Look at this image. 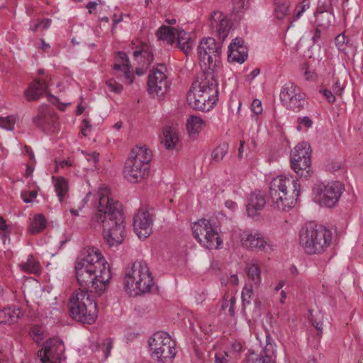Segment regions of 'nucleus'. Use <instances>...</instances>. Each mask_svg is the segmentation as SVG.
<instances>
[{"label": "nucleus", "mask_w": 363, "mask_h": 363, "mask_svg": "<svg viewBox=\"0 0 363 363\" xmlns=\"http://www.w3.org/2000/svg\"><path fill=\"white\" fill-rule=\"evenodd\" d=\"M33 123L44 133L51 134L57 131L58 128L57 116L50 111H43L33 118Z\"/></svg>", "instance_id": "dca6fc26"}, {"label": "nucleus", "mask_w": 363, "mask_h": 363, "mask_svg": "<svg viewBox=\"0 0 363 363\" xmlns=\"http://www.w3.org/2000/svg\"><path fill=\"white\" fill-rule=\"evenodd\" d=\"M9 234V228H0V240L3 245H6L7 241H10Z\"/></svg>", "instance_id": "5fc2aeb1"}, {"label": "nucleus", "mask_w": 363, "mask_h": 363, "mask_svg": "<svg viewBox=\"0 0 363 363\" xmlns=\"http://www.w3.org/2000/svg\"><path fill=\"white\" fill-rule=\"evenodd\" d=\"M177 40L179 48L184 52L188 54L191 50L192 41L184 30L177 31Z\"/></svg>", "instance_id": "72a5a7b5"}, {"label": "nucleus", "mask_w": 363, "mask_h": 363, "mask_svg": "<svg viewBox=\"0 0 363 363\" xmlns=\"http://www.w3.org/2000/svg\"><path fill=\"white\" fill-rule=\"evenodd\" d=\"M21 196L25 203H30L32 202L33 199L36 198L37 191H22L21 194Z\"/></svg>", "instance_id": "09e8293b"}, {"label": "nucleus", "mask_w": 363, "mask_h": 363, "mask_svg": "<svg viewBox=\"0 0 363 363\" xmlns=\"http://www.w3.org/2000/svg\"><path fill=\"white\" fill-rule=\"evenodd\" d=\"M125 235V228H104L103 231L104 239L110 247L122 243Z\"/></svg>", "instance_id": "393cba45"}, {"label": "nucleus", "mask_w": 363, "mask_h": 363, "mask_svg": "<svg viewBox=\"0 0 363 363\" xmlns=\"http://www.w3.org/2000/svg\"><path fill=\"white\" fill-rule=\"evenodd\" d=\"M313 326L318 330V335H320L323 333V323L321 321L311 319Z\"/></svg>", "instance_id": "0e129e2a"}, {"label": "nucleus", "mask_w": 363, "mask_h": 363, "mask_svg": "<svg viewBox=\"0 0 363 363\" xmlns=\"http://www.w3.org/2000/svg\"><path fill=\"white\" fill-rule=\"evenodd\" d=\"M305 77L307 80H314L316 77V74L313 70L306 68L304 72Z\"/></svg>", "instance_id": "69168bd1"}, {"label": "nucleus", "mask_w": 363, "mask_h": 363, "mask_svg": "<svg viewBox=\"0 0 363 363\" xmlns=\"http://www.w3.org/2000/svg\"><path fill=\"white\" fill-rule=\"evenodd\" d=\"M310 5L311 4L309 0H303L301 4H298L295 9L296 13L294 16V19H298L303 12L310 8Z\"/></svg>", "instance_id": "a19ab883"}, {"label": "nucleus", "mask_w": 363, "mask_h": 363, "mask_svg": "<svg viewBox=\"0 0 363 363\" xmlns=\"http://www.w3.org/2000/svg\"><path fill=\"white\" fill-rule=\"evenodd\" d=\"M236 299L235 297H231L230 300H225L222 304V308L225 310L228 308V313L230 316L235 315V305Z\"/></svg>", "instance_id": "79ce46f5"}, {"label": "nucleus", "mask_w": 363, "mask_h": 363, "mask_svg": "<svg viewBox=\"0 0 363 363\" xmlns=\"http://www.w3.org/2000/svg\"><path fill=\"white\" fill-rule=\"evenodd\" d=\"M64 349L62 341L50 339L45 345L44 351H39L38 356L43 363H60Z\"/></svg>", "instance_id": "4468645a"}, {"label": "nucleus", "mask_w": 363, "mask_h": 363, "mask_svg": "<svg viewBox=\"0 0 363 363\" xmlns=\"http://www.w3.org/2000/svg\"><path fill=\"white\" fill-rule=\"evenodd\" d=\"M23 315L22 310L16 306H9L0 310V324L11 325L18 322Z\"/></svg>", "instance_id": "5701e85b"}, {"label": "nucleus", "mask_w": 363, "mask_h": 363, "mask_svg": "<svg viewBox=\"0 0 363 363\" xmlns=\"http://www.w3.org/2000/svg\"><path fill=\"white\" fill-rule=\"evenodd\" d=\"M155 216L146 208L141 207L134 214L133 218V227H150L153 225Z\"/></svg>", "instance_id": "b1692460"}, {"label": "nucleus", "mask_w": 363, "mask_h": 363, "mask_svg": "<svg viewBox=\"0 0 363 363\" xmlns=\"http://www.w3.org/2000/svg\"><path fill=\"white\" fill-rule=\"evenodd\" d=\"M96 211L91 221L104 227H121L124 224L122 204L112 196L110 188L101 185L96 195Z\"/></svg>", "instance_id": "f03ea898"}, {"label": "nucleus", "mask_w": 363, "mask_h": 363, "mask_svg": "<svg viewBox=\"0 0 363 363\" xmlns=\"http://www.w3.org/2000/svg\"><path fill=\"white\" fill-rule=\"evenodd\" d=\"M116 60L118 63H116L113 66V69L118 72L116 74L121 77L122 82L125 84H131L135 77L130 71V66L127 54L123 52H118Z\"/></svg>", "instance_id": "a211bd4d"}, {"label": "nucleus", "mask_w": 363, "mask_h": 363, "mask_svg": "<svg viewBox=\"0 0 363 363\" xmlns=\"http://www.w3.org/2000/svg\"><path fill=\"white\" fill-rule=\"evenodd\" d=\"M247 363H276L273 357V351L267 347L263 349L258 354L251 352L249 355Z\"/></svg>", "instance_id": "cd10ccee"}, {"label": "nucleus", "mask_w": 363, "mask_h": 363, "mask_svg": "<svg viewBox=\"0 0 363 363\" xmlns=\"http://www.w3.org/2000/svg\"><path fill=\"white\" fill-rule=\"evenodd\" d=\"M54 180V186L55 190L57 193V195L59 198L60 202H62L65 196L67 194L68 191V183L67 181L62 177H58L55 178L52 177Z\"/></svg>", "instance_id": "f704fd0d"}, {"label": "nucleus", "mask_w": 363, "mask_h": 363, "mask_svg": "<svg viewBox=\"0 0 363 363\" xmlns=\"http://www.w3.org/2000/svg\"><path fill=\"white\" fill-rule=\"evenodd\" d=\"M301 92V89L294 84L293 82H287L282 87L280 92V99L282 103L287 100L292 99L296 94Z\"/></svg>", "instance_id": "473e14b6"}, {"label": "nucleus", "mask_w": 363, "mask_h": 363, "mask_svg": "<svg viewBox=\"0 0 363 363\" xmlns=\"http://www.w3.org/2000/svg\"><path fill=\"white\" fill-rule=\"evenodd\" d=\"M218 96L217 94H214L191 87L187 94V101L194 109L208 111L216 104L218 99Z\"/></svg>", "instance_id": "f8f14e48"}, {"label": "nucleus", "mask_w": 363, "mask_h": 363, "mask_svg": "<svg viewBox=\"0 0 363 363\" xmlns=\"http://www.w3.org/2000/svg\"><path fill=\"white\" fill-rule=\"evenodd\" d=\"M344 190L345 186L340 182H318L313 187V199L320 206L333 208L338 203Z\"/></svg>", "instance_id": "0eeeda50"}, {"label": "nucleus", "mask_w": 363, "mask_h": 363, "mask_svg": "<svg viewBox=\"0 0 363 363\" xmlns=\"http://www.w3.org/2000/svg\"><path fill=\"white\" fill-rule=\"evenodd\" d=\"M228 150V145L223 143L213 150L211 154L212 160L215 162L221 161Z\"/></svg>", "instance_id": "58836bf2"}, {"label": "nucleus", "mask_w": 363, "mask_h": 363, "mask_svg": "<svg viewBox=\"0 0 363 363\" xmlns=\"http://www.w3.org/2000/svg\"><path fill=\"white\" fill-rule=\"evenodd\" d=\"M74 270L79 284L84 289L77 291L69 300L72 317L82 323L92 324L97 318L96 301L88 290L101 295L111 278L106 260L96 247L84 248L75 262Z\"/></svg>", "instance_id": "f257e3e1"}, {"label": "nucleus", "mask_w": 363, "mask_h": 363, "mask_svg": "<svg viewBox=\"0 0 363 363\" xmlns=\"http://www.w3.org/2000/svg\"><path fill=\"white\" fill-rule=\"evenodd\" d=\"M228 356L226 352H216L215 354V363H228Z\"/></svg>", "instance_id": "3c124183"}, {"label": "nucleus", "mask_w": 363, "mask_h": 363, "mask_svg": "<svg viewBox=\"0 0 363 363\" xmlns=\"http://www.w3.org/2000/svg\"><path fill=\"white\" fill-rule=\"evenodd\" d=\"M301 193L300 184L295 179L279 176L272 180L269 194L274 205L281 211L293 208Z\"/></svg>", "instance_id": "7ed1b4c3"}, {"label": "nucleus", "mask_w": 363, "mask_h": 363, "mask_svg": "<svg viewBox=\"0 0 363 363\" xmlns=\"http://www.w3.org/2000/svg\"><path fill=\"white\" fill-rule=\"evenodd\" d=\"M199 58L205 66L218 67L220 64L221 46L213 38L203 39L197 48Z\"/></svg>", "instance_id": "9d476101"}, {"label": "nucleus", "mask_w": 363, "mask_h": 363, "mask_svg": "<svg viewBox=\"0 0 363 363\" xmlns=\"http://www.w3.org/2000/svg\"><path fill=\"white\" fill-rule=\"evenodd\" d=\"M306 95L303 92H300L294 96L292 99L284 102L283 104L289 109L294 111H300L304 107Z\"/></svg>", "instance_id": "c85d7f7f"}, {"label": "nucleus", "mask_w": 363, "mask_h": 363, "mask_svg": "<svg viewBox=\"0 0 363 363\" xmlns=\"http://www.w3.org/2000/svg\"><path fill=\"white\" fill-rule=\"evenodd\" d=\"M154 286L152 274L143 261L135 262L124 277V289L132 296H137L150 291Z\"/></svg>", "instance_id": "20e7f679"}, {"label": "nucleus", "mask_w": 363, "mask_h": 363, "mask_svg": "<svg viewBox=\"0 0 363 363\" xmlns=\"http://www.w3.org/2000/svg\"><path fill=\"white\" fill-rule=\"evenodd\" d=\"M247 57V47H241L240 48H229L228 52V59L230 62H235L240 64L243 63Z\"/></svg>", "instance_id": "2f4dec72"}, {"label": "nucleus", "mask_w": 363, "mask_h": 363, "mask_svg": "<svg viewBox=\"0 0 363 363\" xmlns=\"http://www.w3.org/2000/svg\"><path fill=\"white\" fill-rule=\"evenodd\" d=\"M311 146L306 142L298 143L291 153V167L301 177H308L311 169Z\"/></svg>", "instance_id": "1a4fd4ad"}, {"label": "nucleus", "mask_w": 363, "mask_h": 363, "mask_svg": "<svg viewBox=\"0 0 363 363\" xmlns=\"http://www.w3.org/2000/svg\"><path fill=\"white\" fill-rule=\"evenodd\" d=\"M242 345L240 342L234 341L231 343L230 348L231 350L235 353H238L242 350Z\"/></svg>", "instance_id": "338daca9"}, {"label": "nucleus", "mask_w": 363, "mask_h": 363, "mask_svg": "<svg viewBox=\"0 0 363 363\" xmlns=\"http://www.w3.org/2000/svg\"><path fill=\"white\" fill-rule=\"evenodd\" d=\"M194 225H199V227H215L216 225V223L214 221L213 218H211L210 220L202 218L195 222Z\"/></svg>", "instance_id": "8fccbe9b"}, {"label": "nucleus", "mask_w": 363, "mask_h": 363, "mask_svg": "<svg viewBox=\"0 0 363 363\" xmlns=\"http://www.w3.org/2000/svg\"><path fill=\"white\" fill-rule=\"evenodd\" d=\"M104 347H105V357L107 358L111 353V350L113 347V340L111 338H107L104 340L103 343Z\"/></svg>", "instance_id": "4d7b16f0"}, {"label": "nucleus", "mask_w": 363, "mask_h": 363, "mask_svg": "<svg viewBox=\"0 0 363 363\" xmlns=\"http://www.w3.org/2000/svg\"><path fill=\"white\" fill-rule=\"evenodd\" d=\"M47 220L43 214H36L34 216L31 227H46Z\"/></svg>", "instance_id": "a18cd8bd"}, {"label": "nucleus", "mask_w": 363, "mask_h": 363, "mask_svg": "<svg viewBox=\"0 0 363 363\" xmlns=\"http://www.w3.org/2000/svg\"><path fill=\"white\" fill-rule=\"evenodd\" d=\"M210 21L212 32L216 33L219 40L224 41L230 29L229 20L222 12L215 11L212 13Z\"/></svg>", "instance_id": "f3484780"}, {"label": "nucleus", "mask_w": 363, "mask_h": 363, "mask_svg": "<svg viewBox=\"0 0 363 363\" xmlns=\"http://www.w3.org/2000/svg\"><path fill=\"white\" fill-rule=\"evenodd\" d=\"M149 345L157 360L162 363H171L176 355L175 342L166 332L155 333Z\"/></svg>", "instance_id": "6e6552de"}, {"label": "nucleus", "mask_w": 363, "mask_h": 363, "mask_svg": "<svg viewBox=\"0 0 363 363\" xmlns=\"http://www.w3.org/2000/svg\"><path fill=\"white\" fill-rule=\"evenodd\" d=\"M135 234L140 240L148 238L152 233V228H133Z\"/></svg>", "instance_id": "49530a36"}, {"label": "nucleus", "mask_w": 363, "mask_h": 363, "mask_svg": "<svg viewBox=\"0 0 363 363\" xmlns=\"http://www.w3.org/2000/svg\"><path fill=\"white\" fill-rule=\"evenodd\" d=\"M135 60H138L143 67H147L153 61V54L150 47L143 44L139 48L133 52Z\"/></svg>", "instance_id": "bb28decb"}, {"label": "nucleus", "mask_w": 363, "mask_h": 363, "mask_svg": "<svg viewBox=\"0 0 363 363\" xmlns=\"http://www.w3.org/2000/svg\"><path fill=\"white\" fill-rule=\"evenodd\" d=\"M216 68L207 67L205 71L197 76L196 79L191 85V88L218 94V84L216 74Z\"/></svg>", "instance_id": "ddd939ff"}, {"label": "nucleus", "mask_w": 363, "mask_h": 363, "mask_svg": "<svg viewBox=\"0 0 363 363\" xmlns=\"http://www.w3.org/2000/svg\"><path fill=\"white\" fill-rule=\"evenodd\" d=\"M15 120L12 116H8L6 118L1 117L0 118V126L6 129L11 130L14 127Z\"/></svg>", "instance_id": "37998d69"}, {"label": "nucleus", "mask_w": 363, "mask_h": 363, "mask_svg": "<svg viewBox=\"0 0 363 363\" xmlns=\"http://www.w3.org/2000/svg\"><path fill=\"white\" fill-rule=\"evenodd\" d=\"M228 47L230 49H232V48L238 49L241 47H246V46L244 45V40L242 38H236L234 40H233V41L231 42V43L230 44V45Z\"/></svg>", "instance_id": "13d9d810"}, {"label": "nucleus", "mask_w": 363, "mask_h": 363, "mask_svg": "<svg viewBox=\"0 0 363 363\" xmlns=\"http://www.w3.org/2000/svg\"><path fill=\"white\" fill-rule=\"evenodd\" d=\"M21 269L27 273L39 274L40 272V264L32 255L28 256L26 262H21L19 264Z\"/></svg>", "instance_id": "7c9ffc66"}, {"label": "nucleus", "mask_w": 363, "mask_h": 363, "mask_svg": "<svg viewBox=\"0 0 363 363\" xmlns=\"http://www.w3.org/2000/svg\"><path fill=\"white\" fill-rule=\"evenodd\" d=\"M43 333V328L39 325L33 326L29 332L30 336L33 338H39Z\"/></svg>", "instance_id": "603ef678"}, {"label": "nucleus", "mask_w": 363, "mask_h": 363, "mask_svg": "<svg viewBox=\"0 0 363 363\" xmlns=\"http://www.w3.org/2000/svg\"><path fill=\"white\" fill-rule=\"evenodd\" d=\"M289 1L288 0H282L280 2H275L274 15L279 20L283 19L289 12Z\"/></svg>", "instance_id": "e433bc0d"}, {"label": "nucleus", "mask_w": 363, "mask_h": 363, "mask_svg": "<svg viewBox=\"0 0 363 363\" xmlns=\"http://www.w3.org/2000/svg\"><path fill=\"white\" fill-rule=\"evenodd\" d=\"M91 128L90 121L87 118H84L82 121V133L86 136L88 135V132L89 131V129Z\"/></svg>", "instance_id": "052dcab7"}, {"label": "nucleus", "mask_w": 363, "mask_h": 363, "mask_svg": "<svg viewBox=\"0 0 363 363\" xmlns=\"http://www.w3.org/2000/svg\"><path fill=\"white\" fill-rule=\"evenodd\" d=\"M346 36L344 33H340L337 36H336L335 39V43L338 50H342L345 49V45L347 43V40H346Z\"/></svg>", "instance_id": "de8ad7c7"}, {"label": "nucleus", "mask_w": 363, "mask_h": 363, "mask_svg": "<svg viewBox=\"0 0 363 363\" xmlns=\"http://www.w3.org/2000/svg\"><path fill=\"white\" fill-rule=\"evenodd\" d=\"M318 27L328 28L331 24V14L328 12H318L315 15Z\"/></svg>", "instance_id": "4c0bfd02"}, {"label": "nucleus", "mask_w": 363, "mask_h": 363, "mask_svg": "<svg viewBox=\"0 0 363 363\" xmlns=\"http://www.w3.org/2000/svg\"><path fill=\"white\" fill-rule=\"evenodd\" d=\"M249 0H233L234 9L240 11L244 9Z\"/></svg>", "instance_id": "680f3d73"}, {"label": "nucleus", "mask_w": 363, "mask_h": 363, "mask_svg": "<svg viewBox=\"0 0 363 363\" xmlns=\"http://www.w3.org/2000/svg\"><path fill=\"white\" fill-rule=\"evenodd\" d=\"M152 153L145 146L134 147L125 162L123 174L131 183H136L148 176Z\"/></svg>", "instance_id": "39448f33"}, {"label": "nucleus", "mask_w": 363, "mask_h": 363, "mask_svg": "<svg viewBox=\"0 0 363 363\" xmlns=\"http://www.w3.org/2000/svg\"><path fill=\"white\" fill-rule=\"evenodd\" d=\"M241 243L246 248L259 250H264L268 245L267 241L259 233L254 235L244 233L241 237Z\"/></svg>", "instance_id": "aec40b11"}, {"label": "nucleus", "mask_w": 363, "mask_h": 363, "mask_svg": "<svg viewBox=\"0 0 363 363\" xmlns=\"http://www.w3.org/2000/svg\"><path fill=\"white\" fill-rule=\"evenodd\" d=\"M320 36H321V31L318 28H317L314 30H313L312 40H313V44H316L318 43V41L320 39Z\"/></svg>", "instance_id": "e2e57ef3"}, {"label": "nucleus", "mask_w": 363, "mask_h": 363, "mask_svg": "<svg viewBox=\"0 0 363 363\" xmlns=\"http://www.w3.org/2000/svg\"><path fill=\"white\" fill-rule=\"evenodd\" d=\"M48 85L44 79H36L31 82L24 91V96L28 101L38 100L47 91Z\"/></svg>", "instance_id": "6ab92c4d"}, {"label": "nucleus", "mask_w": 363, "mask_h": 363, "mask_svg": "<svg viewBox=\"0 0 363 363\" xmlns=\"http://www.w3.org/2000/svg\"><path fill=\"white\" fill-rule=\"evenodd\" d=\"M252 111L256 115H259L262 113V102L259 99H254L252 103Z\"/></svg>", "instance_id": "864d4df0"}, {"label": "nucleus", "mask_w": 363, "mask_h": 363, "mask_svg": "<svg viewBox=\"0 0 363 363\" xmlns=\"http://www.w3.org/2000/svg\"><path fill=\"white\" fill-rule=\"evenodd\" d=\"M266 204L264 196L261 194L252 193L250 194L247 204V213L250 217L255 216L257 213L264 208Z\"/></svg>", "instance_id": "a878e982"}, {"label": "nucleus", "mask_w": 363, "mask_h": 363, "mask_svg": "<svg viewBox=\"0 0 363 363\" xmlns=\"http://www.w3.org/2000/svg\"><path fill=\"white\" fill-rule=\"evenodd\" d=\"M179 135L177 128L166 125L162 129V136L161 137V144L167 150L176 148L179 143Z\"/></svg>", "instance_id": "412c9836"}, {"label": "nucleus", "mask_w": 363, "mask_h": 363, "mask_svg": "<svg viewBox=\"0 0 363 363\" xmlns=\"http://www.w3.org/2000/svg\"><path fill=\"white\" fill-rule=\"evenodd\" d=\"M206 122L199 116H190L186 120V130L189 138L192 140L198 139L200 132L206 127Z\"/></svg>", "instance_id": "4be33fe9"}, {"label": "nucleus", "mask_w": 363, "mask_h": 363, "mask_svg": "<svg viewBox=\"0 0 363 363\" xmlns=\"http://www.w3.org/2000/svg\"><path fill=\"white\" fill-rule=\"evenodd\" d=\"M320 92L325 97L329 103L333 104L335 101V96H334L333 91L332 92L328 89H322Z\"/></svg>", "instance_id": "6e6d98bb"}, {"label": "nucleus", "mask_w": 363, "mask_h": 363, "mask_svg": "<svg viewBox=\"0 0 363 363\" xmlns=\"http://www.w3.org/2000/svg\"><path fill=\"white\" fill-rule=\"evenodd\" d=\"M106 85L111 91L116 94H120L123 89V86L113 79L108 80L106 82Z\"/></svg>", "instance_id": "c03bdc74"}, {"label": "nucleus", "mask_w": 363, "mask_h": 363, "mask_svg": "<svg viewBox=\"0 0 363 363\" xmlns=\"http://www.w3.org/2000/svg\"><path fill=\"white\" fill-rule=\"evenodd\" d=\"M166 69L164 65L160 64L150 72L147 81V89L150 94L160 97L168 91L170 83L164 73Z\"/></svg>", "instance_id": "9b49d317"}, {"label": "nucleus", "mask_w": 363, "mask_h": 363, "mask_svg": "<svg viewBox=\"0 0 363 363\" xmlns=\"http://www.w3.org/2000/svg\"><path fill=\"white\" fill-rule=\"evenodd\" d=\"M253 296L254 292L252 286H245L242 291L241 295L242 306L244 307L250 304Z\"/></svg>", "instance_id": "ea45409f"}, {"label": "nucleus", "mask_w": 363, "mask_h": 363, "mask_svg": "<svg viewBox=\"0 0 363 363\" xmlns=\"http://www.w3.org/2000/svg\"><path fill=\"white\" fill-rule=\"evenodd\" d=\"M297 121L299 125L302 124L306 128H311L313 125L312 120L308 116L299 117Z\"/></svg>", "instance_id": "bf43d9fd"}, {"label": "nucleus", "mask_w": 363, "mask_h": 363, "mask_svg": "<svg viewBox=\"0 0 363 363\" xmlns=\"http://www.w3.org/2000/svg\"><path fill=\"white\" fill-rule=\"evenodd\" d=\"M194 238L207 249H220L223 241L215 228H194Z\"/></svg>", "instance_id": "2eb2a0df"}, {"label": "nucleus", "mask_w": 363, "mask_h": 363, "mask_svg": "<svg viewBox=\"0 0 363 363\" xmlns=\"http://www.w3.org/2000/svg\"><path fill=\"white\" fill-rule=\"evenodd\" d=\"M177 31L175 28L169 26H162L156 33L158 39L166 41L169 44H172L177 37Z\"/></svg>", "instance_id": "c756f323"}, {"label": "nucleus", "mask_w": 363, "mask_h": 363, "mask_svg": "<svg viewBox=\"0 0 363 363\" xmlns=\"http://www.w3.org/2000/svg\"><path fill=\"white\" fill-rule=\"evenodd\" d=\"M247 276L252 284L259 286L262 281L261 270L257 264H248L247 267Z\"/></svg>", "instance_id": "c9c22d12"}, {"label": "nucleus", "mask_w": 363, "mask_h": 363, "mask_svg": "<svg viewBox=\"0 0 363 363\" xmlns=\"http://www.w3.org/2000/svg\"><path fill=\"white\" fill-rule=\"evenodd\" d=\"M333 233L330 228H302L299 243L308 255L320 254L330 246Z\"/></svg>", "instance_id": "423d86ee"}, {"label": "nucleus", "mask_w": 363, "mask_h": 363, "mask_svg": "<svg viewBox=\"0 0 363 363\" xmlns=\"http://www.w3.org/2000/svg\"><path fill=\"white\" fill-rule=\"evenodd\" d=\"M225 206L232 211H235L237 208V204L232 200H227L225 203Z\"/></svg>", "instance_id": "774afa93"}]
</instances>
